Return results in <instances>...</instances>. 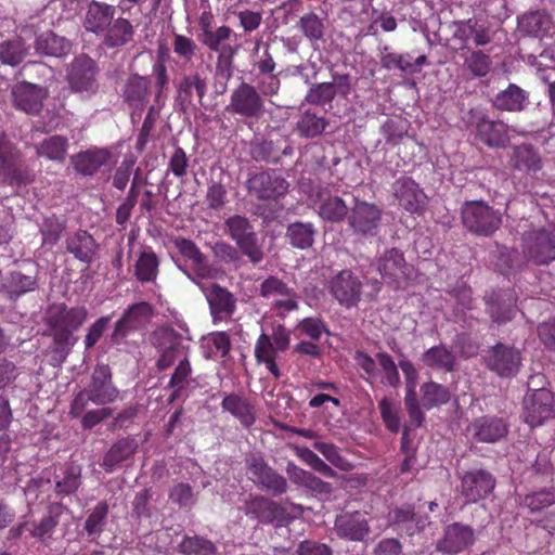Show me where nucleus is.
<instances>
[{
	"label": "nucleus",
	"mask_w": 555,
	"mask_h": 555,
	"mask_svg": "<svg viewBox=\"0 0 555 555\" xmlns=\"http://www.w3.org/2000/svg\"><path fill=\"white\" fill-rule=\"evenodd\" d=\"M34 48L39 55L63 57L72 51V42L53 31H46L36 38Z\"/></svg>",
	"instance_id": "79ce46f5"
},
{
	"label": "nucleus",
	"mask_w": 555,
	"mask_h": 555,
	"mask_svg": "<svg viewBox=\"0 0 555 555\" xmlns=\"http://www.w3.org/2000/svg\"><path fill=\"white\" fill-rule=\"evenodd\" d=\"M66 149L67 139L61 135H52L36 145V152L39 157L57 162L64 160Z\"/></svg>",
	"instance_id": "e2e57ef3"
},
{
	"label": "nucleus",
	"mask_w": 555,
	"mask_h": 555,
	"mask_svg": "<svg viewBox=\"0 0 555 555\" xmlns=\"http://www.w3.org/2000/svg\"><path fill=\"white\" fill-rule=\"evenodd\" d=\"M38 287L37 266L29 262V268L24 272L22 270H12L8 273L1 289L12 300H16L23 295L34 292Z\"/></svg>",
	"instance_id": "473e14b6"
},
{
	"label": "nucleus",
	"mask_w": 555,
	"mask_h": 555,
	"mask_svg": "<svg viewBox=\"0 0 555 555\" xmlns=\"http://www.w3.org/2000/svg\"><path fill=\"white\" fill-rule=\"evenodd\" d=\"M472 437L478 442L494 443L508 433V424L502 417L483 415L475 418L468 426Z\"/></svg>",
	"instance_id": "7c9ffc66"
},
{
	"label": "nucleus",
	"mask_w": 555,
	"mask_h": 555,
	"mask_svg": "<svg viewBox=\"0 0 555 555\" xmlns=\"http://www.w3.org/2000/svg\"><path fill=\"white\" fill-rule=\"evenodd\" d=\"M334 530L340 539L352 542H363L371 532L366 513L360 511L339 514L335 519Z\"/></svg>",
	"instance_id": "cd10ccee"
},
{
	"label": "nucleus",
	"mask_w": 555,
	"mask_h": 555,
	"mask_svg": "<svg viewBox=\"0 0 555 555\" xmlns=\"http://www.w3.org/2000/svg\"><path fill=\"white\" fill-rule=\"evenodd\" d=\"M169 59L168 51L166 49H159L157 51L156 61L152 65V76L155 83V100L158 101L169 85V74L166 65V61Z\"/></svg>",
	"instance_id": "680f3d73"
},
{
	"label": "nucleus",
	"mask_w": 555,
	"mask_h": 555,
	"mask_svg": "<svg viewBox=\"0 0 555 555\" xmlns=\"http://www.w3.org/2000/svg\"><path fill=\"white\" fill-rule=\"evenodd\" d=\"M138 444L132 438L118 439L105 453L102 467L107 472H113L114 467L128 460L137 450Z\"/></svg>",
	"instance_id": "8fccbe9b"
},
{
	"label": "nucleus",
	"mask_w": 555,
	"mask_h": 555,
	"mask_svg": "<svg viewBox=\"0 0 555 555\" xmlns=\"http://www.w3.org/2000/svg\"><path fill=\"white\" fill-rule=\"evenodd\" d=\"M509 165L517 171L535 175L543 168L539 151L531 144H520L513 147Z\"/></svg>",
	"instance_id": "58836bf2"
},
{
	"label": "nucleus",
	"mask_w": 555,
	"mask_h": 555,
	"mask_svg": "<svg viewBox=\"0 0 555 555\" xmlns=\"http://www.w3.org/2000/svg\"><path fill=\"white\" fill-rule=\"evenodd\" d=\"M495 486L494 475L485 468L466 470L460 477V493L467 503L486 500L493 493Z\"/></svg>",
	"instance_id": "dca6fc26"
},
{
	"label": "nucleus",
	"mask_w": 555,
	"mask_h": 555,
	"mask_svg": "<svg viewBox=\"0 0 555 555\" xmlns=\"http://www.w3.org/2000/svg\"><path fill=\"white\" fill-rule=\"evenodd\" d=\"M151 96V80L147 76L131 74L121 88V99L130 109L131 118L140 116Z\"/></svg>",
	"instance_id": "b1692460"
},
{
	"label": "nucleus",
	"mask_w": 555,
	"mask_h": 555,
	"mask_svg": "<svg viewBox=\"0 0 555 555\" xmlns=\"http://www.w3.org/2000/svg\"><path fill=\"white\" fill-rule=\"evenodd\" d=\"M87 390L91 395V402L96 405H105L116 401L119 390L113 384V375L109 365L98 364L91 376Z\"/></svg>",
	"instance_id": "bb28decb"
},
{
	"label": "nucleus",
	"mask_w": 555,
	"mask_h": 555,
	"mask_svg": "<svg viewBox=\"0 0 555 555\" xmlns=\"http://www.w3.org/2000/svg\"><path fill=\"white\" fill-rule=\"evenodd\" d=\"M288 188V181L276 169L256 172L246 181L248 194L264 202H278L287 194Z\"/></svg>",
	"instance_id": "1a4fd4ad"
},
{
	"label": "nucleus",
	"mask_w": 555,
	"mask_h": 555,
	"mask_svg": "<svg viewBox=\"0 0 555 555\" xmlns=\"http://www.w3.org/2000/svg\"><path fill=\"white\" fill-rule=\"evenodd\" d=\"M423 405L431 409L437 405L446 404L450 401L451 393L449 389L438 383L427 382L421 387Z\"/></svg>",
	"instance_id": "69168bd1"
},
{
	"label": "nucleus",
	"mask_w": 555,
	"mask_h": 555,
	"mask_svg": "<svg viewBox=\"0 0 555 555\" xmlns=\"http://www.w3.org/2000/svg\"><path fill=\"white\" fill-rule=\"evenodd\" d=\"M221 408L231 413L240 423L248 428L256 421L255 408L243 397L230 393L222 399Z\"/></svg>",
	"instance_id": "a18cd8bd"
},
{
	"label": "nucleus",
	"mask_w": 555,
	"mask_h": 555,
	"mask_svg": "<svg viewBox=\"0 0 555 555\" xmlns=\"http://www.w3.org/2000/svg\"><path fill=\"white\" fill-rule=\"evenodd\" d=\"M154 317V307L147 301L130 305L117 320L109 335L113 346L126 344L127 337L138 331H142Z\"/></svg>",
	"instance_id": "0eeeda50"
},
{
	"label": "nucleus",
	"mask_w": 555,
	"mask_h": 555,
	"mask_svg": "<svg viewBox=\"0 0 555 555\" xmlns=\"http://www.w3.org/2000/svg\"><path fill=\"white\" fill-rule=\"evenodd\" d=\"M317 229L312 222L295 221L286 229V240L295 248L308 249L314 244Z\"/></svg>",
	"instance_id": "3c124183"
},
{
	"label": "nucleus",
	"mask_w": 555,
	"mask_h": 555,
	"mask_svg": "<svg viewBox=\"0 0 555 555\" xmlns=\"http://www.w3.org/2000/svg\"><path fill=\"white\" fill-rule=\"evenodd\" d=\"M81 466L74 463H65L60 467V474L55 475V494L65 498L74 494L81 485Z\"/></svg>",
	"instance_id": "37998d69"
},
{
	"label": "nucleus",
	"mask_w": 555,
	"mask_h": 555,
	"mask_svg": "<svg viewBox=\"0 0 555 555\" xmlns=\"http://www.w3.org/2000/svg\"><path fill=\"white\" fill-rule=\"evenodd\" d=\"M214 322L229 321L236 310V298L225 287L212 283L205 292Z\"/></svg>",
	"instance_id": "2f4dec72"
},
{
	"label": "nucleus",
	"mask_w": 555,
	"mask_h": 555,
	"mask_svg": "<svg viewBox=\"0 0 555 555\" xmlns=\"http://www.w3.org/2000/svg\"><path fill=\"white\" fill-rule=\"evenodd\" d=\"M555 417V395L546 389H528L522 400V420L531 428Z\"/></svg>",
	"instance_id": "f8f14e48"
},
{
	"label": "nucleus",
	"mask_w": 555,
	"mask_h": 555,
	"mask_svg": "<svg viewBox=\"0 0 555 555\" xmlns=\"http://www.w3.org/2000/svg\"><path fill=\"white\" fill-rule=\"evenodd\" d=\"M475 542L474 528L456 521L444 528L442 538L436 544V550L443 554L457 555L470 548Z\"/></svg>",
	"instance_id": "4be33fe9"
},
{
	"label": "nucleus",
	"mask_w": 555,
	"mask_h": 555,
	"mask_svg": "<svg viewBox=\"0 0 555 555\" xmlns=\"http://www.w3.org/2000/svg\"><path fill=\"white\" fill-rule=\"evenodd\" d=\"M422 362L430 369L450 373L455 367V356L447 346L440 344L427 349L422 354Z\"/></svg>",
	"instance_id": "603ef678"
},
{
	"label": "nucleus",
	"mask_w": 555,
	"mask_h": 555,
	"mask_svg": "<svg viewBox=\"0 0 555 555\" xmlns=\"http://www.w3.org/2000/svg\"><path fill=\"white\" fill-rule=\"evenodd\" d=\"M461 220L469 233L490 237L501 228L503 217L485 201H466L461 206Z\"/></svg>",
	"instance_id": "f03ea898"
},
{
	"label": "nucleus",
	"mask_w": 555,
	"mask_h": 555,
	"mask_svg": "<svg viewBox=\"0 0 555 555\" xmlns=\"http://www.w3.org/2000/svg\"><path fill=\"white\" fill-rule=\"evenodd\" d=\"M176 88V102L182 111L190 107H195L196 103L194 98H197V103L203 105V99L207 92L208 82L207 78L199 72H192L183 75L180 79L175 81Z\"/></svg>",
	"instance_id": "5701e85b"
},
{
	"label": "nucleus",
	"mask_w": 555,
	"mask_h": 555,
	"mask_svg": "<svg viewBox=\"0 0 555 555\" xmlns=\"http://www.w3.org/2000/svg\"><path fill=\"white\" fill-rule=\"evenodd\" d=\"M191 375V362L186 354H184L183 358L179 361L178 365L176 366L168 383V387L173 389V392L171 395V401L178 398L181 395V392L186 388Z\"/></svg>",
	"instance_id": "338daca9"
},
{
	"label": "nucleus",
	"mask_w": 555,
	"mask_h": 555,
	"mask_svg": "<svg viewBox=\"0 0 555 555\" xmlns=\"http://www.w3.org/2000/svg\"><path fill=\"white\" fill-rule=\"evenodd\" d=\"M87 317L88 311L82 306L67 307L61 304L49 310L47 325L52 337L50 354L54 366H60L66 361L78 341V336L74 333L83 325Z\"/></svg>",
	"instance_id": "f257e3e1"
},
{
	"label": "nucleus",
	"mask_w": 555,
	"mask_h": 555,
	"mask_svg": "<svg viewBox=\"0 0 555 555\" xmlns=\"http://www.w3.org/2000/svg\"><path fill=\"white\" fill-rule=\"evenodd\" d=\"M380 63L387 70L397 68L403 73L415 74L418 73L421 67L427 63V56L422 54L413 60L412 55L409 53L400 54L387 52L383 54Z\"/></svg>",
	"instance_id": "09e8293b"
},
{
	"label": "nucleus",
	"mask_w": 555,
	"mask_h": 555,
	"mask_svg": "<svg viewBox=\"0 0 555 555\" xmlns=\"http://www.w3.org/2000/svg\"><path fill=\"white\" fill-rule=\"evenodd\" d=\"M520 28L530 36L544 37L553 26L551 15L542 11L530 12L519 20Z\"/></svg>",
	"instance_id": "4d7b16f0"
},
{
	"label": "nucleus",
	"mask_w": 555,
	"mask_h": 555,
	"mask_svg": "<svg viewBox=\"0 0 555 555\" xmlns=\"http://www.w3.org/2000/svg\"><path fill=\"white\" fill-rule=\"evenodd\" d=\"M393 195L398 205L411 215H422L426 207L427 196L410 177H401L392 184Z\"/></svg>",
	"instance_id": "393cba45"
},
{
	"label": "nucleus",
	"mask_w": 555,
	"mask_h": 555,
	"mask_svg": "<svg viewBox=\"0 0 555 555\" xmlns=\"http://www.w3.org/2000/svg\"><path fill=\"white\" fill-rule=\"evenodd\" d=\"M248 479L259 489L279 496L288 489L286 478L271 467L263 457L250 454L245 459Z\"/></svg>",
	"instance_id": "9b49d317"
},
{
	"label": "nucleus",
	"mask_w": 555,
	"mask_h": 555,
	"mask_svg": "<svg viewBox=\"0 0 555 555\" xmlns=\"http://www.w3.org/2000/svg\"><path fill=\"white\" fill-rule=\"evenodd\" d=\"M233 35L234 31L231 27L222 25L214 28L208 34L197 35V40L209 51L220 54L227 49H235L227 43Z\"/></svg>",
	"instance_id": "bf43d9fd"
},
{
	"label": "nucleus",
	"mask_w": 555,
	"mask_h": 555,
	"mask_svg": "<svg viewBox=\"0 0 555 555\" xmlns=\"http://www.w3.org/2000/svg\"><path fill=\"white\" fill-rule=\"evenodd\" d=\"M70 514V509L63 503H50L47 507V513L40 518V520L30 522V537L42 543H47L52 539L62 519Z\"/></svg>",
	"instance_id": "c85d7f7f"
},
{
	"label": "nucleus",
	"mask_w": 555,
	"mask_h": 555,
	"mask_svg": "<svg viewBox=\"0 0 555 555\" xmlns=\"http://www.w3.org/2000/svg\"><path fill=\"white\" fill-rule=\"evenodd\" d=\"M385 143L391 147L399 145L408 135V121L401 117L388 118L380 127Z\"/></svg>",
	"instance_id": "0e129e2a"
},
{
	"label": "nucleus",
	"mask_w": 555,
	"mask_h": 555,
	"mask_svg": "<svg viewBox=\"0 0 555 555\" xmlns=\"http://www.w3.org/2000/svg\"><path fill=\"white\" fill-rule=\"evenodd\" d=\"M526 100V92L517 85L509 83L505 90L496 94L494 105L501 111H520Z\"/></svg>",
	"instance_id": "052dcab7"
},
{
	"label": "nucleus",
	"mask_w": 555,
	"mask_h": 555,
	"mask_svg": "<svg viewBox=\"0 0 555 555\" xmlns=\"http://www.w3.org/2000/svg\"><path fill=\"white\" fill-rule=\"evenodd\" d=\"M350 214V209L346 202L337 196L330 195L324 198L318 208V215L321 219L330 223H339Z\"/></svg>",
	"instance_id": "6e6d98bb"
},
{
	"label": "nucleus",
	"mask_w": 555,
	"mask_h": 555,
	"mask_svg": "<svg viewBox=\"0 0 555 555\" xmlns=\"http://www.w3.org/2000/svg\"><path fill=\"white\" fill-rule=\"evenodd\" d=\"M66 250L74 256L75 259L89 266L98 249V244L93 236L86 230H78L69 235L66 241Z\"/></svg>",
	"instance_id": "a19ab883"
},
{
	"label": "nucleus",
	"mask_w": 555,
	"mask_h": 555,
	"mask_svg": "<svg viewBox=\"0 0 555 555\" xmlns=\"http://www.w3.org/2000/svg\"><path fill=\"white\" fill-rule=\"evenodd\" d=\"M521 253L528 261L547 264L555 259V228H541L525 232L521 237Z\"/></svg>",
	"instance_id": "9d476101"
},
{
	"label": "nucleus",
	"mask_w": 555,
	"mask_h": 555,
	"mask_svg": "<svg viewBox=\"0 0 555 555\" xmlns=\"http://www.w3.org/2000/svg\"><path fill=\"white\" fill-rule=\"evenodd\" d=\"M29 54V47L22 37H13L0 42V63L4 66L17 67Z\"/></svg>",
	"instance_id": "de8ad7c7"
},
{
	"label": "nucleus",
	"mask_w": 555,
	"mask_h": 555,
	"mask_svg": "<svg viewBox=\"0 0 555 555\" xmlns=\"http://www.w3.org/2000/svg\"><path fill=\"white\" fill-rule=\"evenodd\" d=\"M182 340V335L171 326H162L153 332L152 344L158 352L156 361L158 371L171 367L183 353L185 347Z\"/></svg>",
	"instance_id": "2eb2a0df"
},
{
	"label": "nucleus",
	"mask_w": 555,
	"mask_h": 555,
	"mask_svg": "<svg viewBox=\"0 0 555 555\" xmlns=\"http://www.w3.org/2000/svg\"><path fill=\"white\" fill-rule=\"evenodd\" d=\"M463 57V65L475 78L488 75L491 69V57L481 50L469 49V51L457 52Z\"/></svg>",
	"instance_id": "13d9d810"
},
{
	"label": "nucleus",
	"mask_w": 555,
	"mask_h": 555,
	"mask_svg": "<svg viewBox=\"0 0 555 555\" xmlns=\"http://www.w3.org/2000/svg\"><path fill=\"white\" fill-rule=\"evenodd\" d=\"M362 282L351 270L345 269L328 282L330 294L347 309L356 307L362 294Z\"/></svg>",
	"instance_id": "aec40b11"
},
{
	"label": "nucleus",
	"mask_w": 555,
	"mask_h": 555,
	"mask_svg": "<svg viewBox=\"0 0 555 555\" xmlns=\"http://www.w3.org/2000/svg\"><path fill=\"white\" fill-rule=\"evenodd\" d=\"M111 158V152L106 149H88L70 157V163L77 173L81 176H93L101 167L106 165Z\"/></svg>",
	"instance_id": "4c0bfd02"
},
{
	"label": "nucleus",
	"mask_w": 555,
	"mask_h": 555,
	"mask_svg": "<svg viewBox=\"0 0 555 555\" xmlns=\"http://www.w3.org/2000/svg\"><path fill=\"white\" fill-rule=\"evenodd\" d=\"M178 550L183 555H211L216 552L214 543L203 537L185 535Z\"/></svg>",
	"instance_id": "774afa93"
},
{
	"label": "nucleus",
	"mask_w": 555,
	"mask_h": 555,
	"mask_svg": "<svg viewBox=\"0 0 555 555\" xmlns=\"http://www.w3.org/2000/svg\"><path fill=\"white\" fill-rule=\"evenodd\" d=\"M0 177L7 184L17 188L34 181V175L20 151L3 133H0Z\"/></svg>",
	"instance_id": "39448f33"
},
{
	"label": "nucleus",
	"mask_w": 555,
	"mask_h": 555,
	"mask_svg": "<svg viewBox=\"0 0 555 555\" xmlns=\"http://www.w3.org/2000/svg\"><path fill=\"white\" fill-rule=\"evenodd\" d=\"M466 121L475 129L476 137L488 146H504L508 140L506 125L501 120L489 119L478 107L469 109Z\"/></svg>",
	"instance_id": "f3484780"
},
{
	"label": "nucleus",
	"mask_w": 555,
	"mask_h": 555,
	"mask_svg": "<svg viewBox=\"0 0 555 555\" xmlns=\"http://www.w3.org/2000/svg\"><path fill=\"white\" fill-rule=\"evenodd\" d=\"M173 244L184 258L192 261V275L186 273L192 281L197 283L196 280L214 278V270L207 262L206 256L192 240L179 236Z\"/></svg>",
	"instance_id": "72a5a7b5"
},
{
	"label": "nucleus",
	"mask_w": 555,
	"mask_h": 555,
	"mask_svg": "<svg viewBox=\"0 0 555 555\" xmlns=\"http://www.w3.org/2000/svg\"><path fill=\"white\" fill-rule=\"evenodd\" d=\"M328 126L330 120L325 115L306 109L296 122V130L301 138L314 139L322 135Z\"/></svg>",
	"instance_id": "49530a36"
},
{
	"label": "nucleus",
	"mask_w": 555,
	"mask_h": 555,
	"mask_svg": "<svg viewBox=\"0 0 555 555\" xmlns=\"http://www.w3.org/2000/svg\"><path fill=\"white\" fill-rule=\"evenodd\" d=\"M236 49H227L217 55L215 66L216 88L219 94H223L228 89V82L234 73V55Z\"/></svg>",
	"instance_id": "5fc2aeb1"
},
{
	"label": "nucleus",
	"mask_w": 555,
	"mask_h": 555,
	"mask_svg": "<svg viewBox=\"0 0 555 555\" xmlns=\"http://www.w3.org/2000/svg\"><path fill=\"white\" fill-rule=\"evenodd\" d=\"M135 29L132 23L122 16L114 18L103 31L101 46L107 50L120 49L133 41Z\"/></svg>",
	"instance_id": "c9c22d12"
},
{
	"label": "nucleus",
	"mask_w": 555,
	"mask_h": 555,
	"mask_svg": "<svg viewBox=\"0 0 555 555\" xmlns=\"http://www.w3.org/2000/svg\"><path fill=\"white\" fill-rule=\"evenodd\" d=\"M291 334L283 326L273 327L272 334L262 333L255 344V359L258 364H263L274 379H280L282 372L276 363L280 352H284L289 348Z\"/></svg>",
	"instance_id": "7ed1b4c3"
},
{
	"label": "nucleus",
	"mask_w": 555,
	"mask_h": 555,
	"mask_svg": "<svg viewBox=\"0 0 555 555\" xmlns=\"http://www.w3.org/2000/svg\"><path fill=\"white\" fill-rule=\"evenodd\" d=\"M406 262L403 253L397 248L386 249L377 258V270L389 283L400 284L405 279Z\"/></svg>",
	"instance_id": "e433bc0d"
},
{
	"label": "nucleus",
	"mask_w": 555,
	"mask_h": 555,
	"mask_svg": "<svg viewBox=\"0 0 555 555\" xmlns=\"http://www.w3.org/2000/svg\"><path fill=\"white\" fill-rule=\"evenodd\" d=\"M449 29L451 31L450 41L454 43L456 52L469 51L473 49L472 44L479 48L492 41L490 27L476 17L453 21L449 25Z\"/></svg>",
	"instance_id": "423d86ee"
},
{
	"label": "nucleus",
	"mask_w": 555,
	"mask_h": 555,
	"mask_svg": "<svg viewBox=\"0 0 555 555\" xmlns=\"http://www.w3.org/2000/svg\"><path fill=\"white\" fill-rule=\"evenodd\" d=\"M225 111L244 120H259L266 113V101L255 86L242 81L231 91Z\"/></svg>",
	"instance_id": "20e7f679"
},
{
	"label": "nucleus",
	"mask_w": 555,
	"mask_h": 555,
	"mask_svg": "<svg viewBox=\"0 0 555 555\" xmlns=\"http://www.w3.org/2000/svg\"><path fill=\"white\" fill-rule=\"evenodd\" d=\"M383 210L374 203L357 201L350 209L348 224L352 232L363 237H374L380 232Z\"/></svg>",
	"instance_id": "4468645a"
},
{
	"label": "nucleus",
	"mask_w": 555,
	"mask_h": 555,
	"mask_svg": "<svg viewBox=\"0 0 555 555\" xmlns=\"http://www.w3.org/2000/svg\"><path fill=\"white\" fill-rule=\"evenodd\" d=\"M159 272V258L151 249H144L140 253L139 258L134 263L135 279L144 283H154Z\"/></svg>",
	"instance_id": "864d4df0"
},
{
	"label": "nucleus",
	"mask_w": 555,
	"mask_h": 555,
	"mask_svg": "<svg viewBox=\"0 0 555 555\" xmlns=\"http://www.w3.org/2000/svg\"><path fill=\"white\" fill-rule=\"evenodd\" d=\"M519 504L530 514L542 515L537 525L550 533L555 532V487H545L520 496Z\"/></svg>",
	"instance_id": "ddd939ff"
},
{
	"label": "nucleus",
	"mask_w": 555,
	"mask_h": 555,
	"mask_svg": "<svg viewBox=\"0 0 555 555\" xmlns=\"http://www.w3.org/2000/svg\"><path fill=\"white\" fill-rule=\"evenodd\" d=\"M486 366L501 377H513L521 364L520 351L512 346L498 343L485 356Z\"/></svg>",
	"instance_id": "412c9836"
},
{
	"label": "nucleus",
	"mask_w": 555,
	"mask_h": 555,
	"mask_svg": "<svg viewBox=\"0 0 555 555\" xmlns=\"http://www.w3.org/2000/svg\"><path fill=\"white\" fill-rule=\"evenodd\" d=\"M116 7L105 1L91 0L82 16V27L87 33L100 36L113 23Z\"/></svg>",
	"instance_id": "c756f323"
},
{
	"label": "nucleus",
	"mask_w": 555,
	"mask_h": 555,
	"mask_svg": "<svg viewBox=\"0 0 555 555\" xmlns=\"http://www.w3.org/2000/svg\"><path fill=\"white\" fill-rule=\"evenodd\" d=\"M487 306L493 322L505 323L515 315L516 296L513 291L492 293L487 300Z\"/></svg>",
	"instance_id": "ea45409f"
},
{
	"label": "nucleus",
	"mask_w": 555,
	"mask_h": 555,
	"mask_svg": "<svg viewBox=\"0 0 555 555\" xmlns=\"http://www.w3.org/2000/svg\"><path fill=\"white\" fill-rule=\"evenodd\" d=\"M98 65L86 54L76 56L67 70V81L74 92L95 93L98 90Z\"/></svg>",
	"instance_id": "6ab92c4d"
},
{
	"label": "nucleus",
	"mask_w": 555,
	"mask_h": 555,
	"mask_svg": "<svg viewBox=\"0 0 555 555\" xmlns=\"http://www.w3.org/2000/svg\"><path fill=\"white\" fill-rule=\"evenodd\" d=\"M13 105L28 115H38L43 101L48 96V90L36 83L21 81L13 86L11 90Z\"/></svg>",
	"instance_id": "a878e982"
},
{
	"label": "nucleus",
	"mask_w": 555,
	"mask_h": 555,
	"mask_svg": "<svg viewBox=\"0 0 555 555\" xmlns=\"http://www.w3.org/2000/svg\"><path fill=\"white\" fill-rule=\"evenodd\" d=\"M224 227L228 235L251 263L257 264L262 261L263 251L258 244L257 234L248 218L241 215L231 216L224 221Z\"/></svg>",
	"instance_id": "6e6552de"
},
{
	"label": "nucleus",
	"mask_w": 555,
	"mask_h": 555,
	"mask_svg": "<svg viewBox=\"0 0 555 555\" xmlns=\"http://www.w3.org/2000/svg\"><path fill=\"white\" fill-rule=\"evenodd\" d=\"M350 92L348 75L334 77L333 82H320L311 86L305 96V101L317 106L331 104L336 94L347 95Z\"/></svg>",
	"instance_id": "f704fd0d"
},
{
	"label": "nucleus",
	"mask_w": 555,
	"mask_h": 555,
	"mask_svg": "<svg viewBox=\"0 0 555 555\" xmlns=\"http://www.w3.org/2000/svg\"><path fill=\"white\" fill-rule=\"evenodd\" d=\"M244 513L262 525L276 522L283 526L292 520L282 504L264 495H253L246 500Z\"/></svg>",
	"instance_id": "a211bd4d"
},
{
	"label": "nucleus",
	"mask_w": 555,
	"mask_h": 555,
	"mask_svg": "<svg viewBox=\"0 0 555 555\" xmlns=\"http://www.w3.org/2000/svg\"><path fill=\"white\" fill-rule=\"evenodd\" d=\"M286 474L289 480L299 487H305L312 492L319 494H330L333 490L332 485L323 481L318 476L312 473L305 470L304 468L297 466L293 462H289L286 466Z\"/></svg>",
	"instance_id": "c03bdc74"
}]
</instances>
